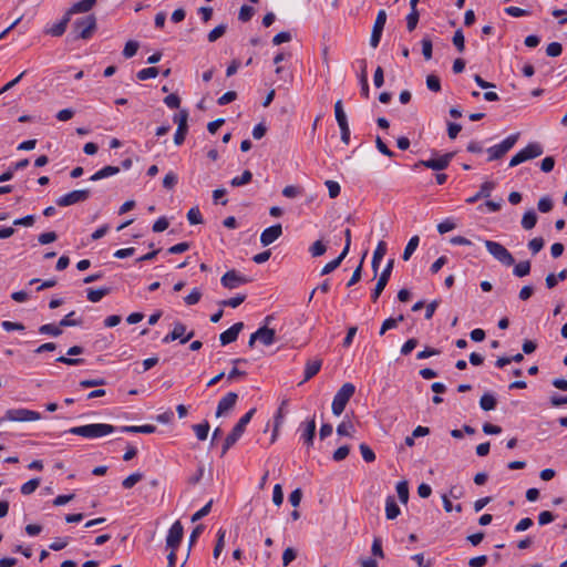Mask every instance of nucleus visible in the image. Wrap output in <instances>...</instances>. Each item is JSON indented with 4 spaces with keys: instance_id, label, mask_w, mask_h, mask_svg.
I'll return each mask as SVG.
<instances>
[{
    "instance_id": "obj_1",
    "label": "nucleus",
    "mask_w": 567,
    "mask_h": 567,
    "mask_svg": "<svg viewBox=\"0 0 567 567\" xmlns=\"http://www.w3.org/2000/svg\"><path fill=\"white\" fill-rule=\"evenodd\" d=\"M115 426L106 423H92L86 425L74 426L69 430V433L79 435L85 439H100L105 435L112 434Z\"/></svg>"
},
{
    "instance_id": "obj_2",
    "label": "nucleus",
    "mask_w": 567,
    "mask_h": 567,
    "mask_svg": "<svg viewBox=\"0 0 567 567\" xmlns=\"http://www.w3.org/2000/svg\"><path fill=\"white\" fill-rule=\"evenodd\" d=\"M255 413L256 409L252 408L239 419V421L233 427L231 432L225 439L221 449V455H225L227 451L240 439L247 424L250 422Z\"/></svg>"
},
{
    "instance_id": "obj_3",
    "label": "nucleus",
    "mask_w": 567,
    "mask_h": 567,
    "mask_svg": "<svg viewBox=\"0 0 567 567\" xmlns=\"http://www.w3.org/2000/svg\"><path fill=\"white\" fill-rule=\"evenodd\" d=\"M354 392L355 386L350 382L344 383L338 390L331 404V410L334 415H340L344 411L348 402L350 401Z\"/></svg>"
},
{
    "instance_id": "obj_4",
    "label": "nucleus",
    "mask_w": 567,
    "mask_h": 567,
    "mask_svg": "<svg viewBox=\"0 0 567 567\" xmlns=\"http://www.w3.org/2000/svg\"><path fill=\"white\" fill-rule=\"evenodd\" d=\"M75 39H90L96 30V18L93 14L76 19L73 23Z\"/></svg>"
},
{
    "instance_id": "obj_5",
    "label": "nucleus",
    "mask_w": 567,
    "mask_h": 567,
    "mask_svg": "<svg viewBox=\"0 0 567 567\" xmlns=\"http://www.w3.org/2000/svg\"><path fill=\"white\" fill-rule=\"evenodd\" d=\"M484 245L487 251L502 265L513 266L515 264L513 255L502 244L493 240H485Z\"/></svg>"
},
{
    "instance_id": "obj_6",
    "label": "nucleus",
    "mask_w": 567,
    "mask_h": 567,
    "mask_svg": "<svg viewBox=\"0 0 567 567\" xmlns=\"http://www.w3.org/2000/svg\"><path fill=\"white\" fill-rule=\"evenodd\" d=\"M544 150L539 143H529L525 148L515 154L509 161V167H515L526 161L534 159L543 154Z\"/></svg>"
},
{
    "instance_id": "obj_7",
    "label": "nucleus",
    "mask_w": 567,
    "mask_h": 567,
    "mask_svg": "<svg viewBox=\"0 0 567 567\" xmlns=\"http://www.w3.org/2000/svg\"><path fill=\"white\" fill-rule=\"evenodd\" d=\"M4 419L10 422H35L41 420V414L24 408L9 409L4 413Z\"/></svg>"
},
{
    "instance_id": "obj_8",
    "label": "nucleus",
    "mask_w": 567,
    "mask_h": 567,
    "mask_svg": "<svg viewBox=\"0 0 567 567\" xmlns=\"http://www.w3.org/2000/svg\"><path fill=\"white\" fill-rule=\"evenodd\" d=\"M519 133L507 136L501 144L494 145L487 148L488 158L487 161H496L502 158L518 141Z\"/></svg>"
},
{
    "instance_id": "obj_9",
    "label": "nucleus",
    "mask_w": 567,
    "mask_h": 567,
    "mask_svg": "<svg viewBox=\"0 0 567 567\" xmlns=\"http://www.w3.org/2000/svg\"><path fill=\"white\" fill-rule=\"evenodd\" d=\"M91 195L90 189L72 190L56 199V205L65 207L76 203L85 202Z\"/></svg>"
},
{
    "instance_id": "obj_10",
    "label": "nucleus",
    "mask_w": 567,
    "mask_h": 567,
    "mask_svg": "<svg viewBox=\"0 0 567 567\" xmlns=\"http://www.w3.org/2000/svg\"><path fill=\"white\" fill-rule=\"evenodd\" d=\"M454 153H446L437 158L421 159L415 164V167L424 166L433 171H443L450 165Z\"/></svg>"
},
{
    "instance_id": "obj_11",
    "label": "nucleus",
    "mask_w": 567,
    "mask_h": 567,
    "mask_svg": "<svg viewBox=\"0 0 567 567\" xmlns=\"http://www.w3.org/2000/svg\"><path fill=\"white\" fill-rule=\"evenodd\" d=\"M393 266H394V259H390L388 262H386V266L384 267V269L382 270L378 281H377V285L372 291V295H371V299L373 301H377L378 298L380 297V295L382 293V291L384 290V288L386 287L388 285V281L391 277V274H392V269H393Z\"/></svg>"
},
{
    "instance_id": "obj_12",
    "label": "nucleus",
    "mask_w": 567,
    "mask_h": 567,
    "mask_svg": "<svg viewBox=\"0 0 567 567\" xmlns=\"http://www.w3.org/2000/svg\"><path fill=\"white\" fill-rule=\"evenodd\" d=\"M185 332H186V326L182 322H176L174 324L173 330L163 338V342L168 343V342L179 339L181 343L184 344L194 337L193 330L189 331L186 336H185Z\"/></svg>"
},
{
    "instance_id": "obj_13",
    "label": "nucleus",
    "mask_w": 567,
    "mask_h": 567,
    "mask_svg": "<svg viewBox=\"0 0 567 567\" xmlns=\"http://www.w3.org/2000/svg\"><path fill=\"white\" fill-rule=\"evenodd\" d=\"M385 22H386V12L384 10H380L377 14V18H375V21H374V24L372 28V32H371L370 45L372 48H377L379 45Z\"/></svg>"
},
{
    "instance_id": "obj_14",
    "label": "nucleus",
    "mask_w": 567,
    "mask_h": 567,
    "mask_svg": "<svg viewBox=\"0 0 567 567\" xmlns=\"http://www.w3.org/2000/svg\"><path fill=\"white\" fill-rule=\"evenodd\" d=\"M249 281V278L241 276L238 271L234 269L226 271L220 278V284L227 289H235L240 285H245Z\"/></svg>"
},
{
    "instance_id": "obj_15",
    "label": "nucleus",
    "mask_w": 567,
    "mask_h": 567,
    "mask_svg": "<svg viewBox=\"0 0 567 567\" xmlns=\"http://www.w3.org/2000/svg\"><path fill=\"white\" fill-rule=\"evenodd\" d=\"M183 525L179 520H176L169 528L168 535L166 537V546L173 551H176L177 548L181 545L182 538H183Z\"/></svg>"
},
{
    "instance_id": "obj_16",
    "label": "nucleus",
    "mask_w": 567,
    "mask_h": 567,
    "mask_svg": "<svg viewBox=\"0 0 567 567\" xmlns=\"http://www.w3.org/2000/svg\"><path fill=\"white\" fill-rule=\"evenodd\" d=\"M282 235L281 224L272 225L266 228L260 235L262 246H269Z\"/></svg>"
},
{
    "instance_id": "obj_17",
    "label": "nucleus",
    "mask_w": 567,
    "mask_h": 567,
    "mask_svg": "<svg viewBox=\"0 0 567 567\" xmlns=\"http://www.w3.org/2000/svg\"><path fill=\"white\" fill-rule=\"evenodd\" d=\"M237 400L238 394L235 392H229L225 396H223L218 402L216 416L219 417L226 412L233 410L234 406L236 405Z\"/></svg>"
},
{
    "instance_id": "obj_18",
    "label": "nucleus",
    "mask_w": 567,
    "mask_h": 567,
    "mask_svg": "<svg viewBox=\"0 0 567 567\" xmlns=\"http://www.w3.org/2000/svg\"><path fill=\"white\" fill-rule=\"evenodd\" d=\"M243 328H244V323L237 322V323L233 324L230 328H228L226 331L220 333L219 341H220L221 346H227V344L236 341L238 338V334L240 333Z\"/></svg>"
},
{
    "instance_id": "obj_19",
    "label": "nucleus",
    "mask_w": 567,
    "mask_h": 567,
    "mask_svg": "<svg viewBox=\"0 0 567 567\" xmlns=\"http://www.w3.org/2000/svg\"><path fill=\"white\" fill-rule=\"evenodd\" d=\"M316 427H317V425H316L315 416L305 423V429L301 434V439L303 440L305 444H307V446L313 445Z\"/></svg>"
},
{
    "instance_id": "obj_20",
    "label": "nucleus",
    "mask_w": 567,
    "mask_h": 567,
    "mask_svg": "<svg viewBox=\"0 0 567 567\" xmlns=\"http://www.w3.org/2000/svg\"><path fill=\"white\" fill-rule=\"evenodd\" d=\"M385 254H386V244H385V241L381 240L377 245V248L373 252L372 262H371L374 276H377L379 267H380V262L383 259Z\"/></svg>"
},
{
    "instance_id": "obj_21",
    "label": "nucleus",
    "mask_w": 567,
    "mask_h": 567,
    "mask_svg": "<svg viewBox=\"0 0 567 567\" xmlns=\"http://www.w3.org/2000/svg\"><path fill=\"white\" fill-rule=\"evenodd\" d=\"M495 188L494 182H485L481 185L480 190L472 197L467 198L468 204L477 202L480 198H488L492 190Z\"/></svg>"
},
{
    "instance_id": "obj_22",
    "label": "nucleus",
    "mask_w": 567,
    "mask_h": 567,
    "mask_svg": "<svg viewBox=\"0 0 567 567\" xmlns=\"http://www.w3.org/2000/svg\"><path fill=\"white\" fill-rule=\"evenodd\" d=\"M70 18L71 16L66 12L58 23L52 25L50 29H47L45 33L52 37H61L66 30Z\"/></svg>"
},
{
    "instance_id": "obj_23",
    "label": "nucleus",
    "mask_w": 567,
    "mask_h": 567,
    "mask_svg": "<svg viewBox=\"0 0 567 567\" xmlns=\"http://www.w3.org/2000/svg\"><path fill=\"white\" fill-rule=\"evenodd\" d=\"M322 361L320 359L309 360L306 363L305 368V379L303 382L313 378L321 369Z\"/></svg>"
},
{
    "instance_id": "obj_24",
    "label": "nucleus",
    "mask_w": 567,
    "mask_h": 567,
    "mask_svg": "<svg viewBox=\"0 0 567 567\" xmlns=\"http://www.w3.org/2000/svg\"><path fill=\"white\" fill-rule=\"evenodd\" d=\"M96 0H80L75 2L69 11H66L70 16L74 13L87 12L95 4Z\"/></svg>"
},
{
    "instance_id": "obj_25",
    "label": "nucleus",
    "mask_w": 567,
    "mask_h": 567,
    "mask_svg": "<svg viewBox=\"0 0 567 567\" xmlns=\"http://www.w3.org/2000/svg\"><path fill=\"white\" fill-rule=\"evenodd\" d=\"M118 172H120V167L107 165V166L101 168L100 171H97L96 173H94L90 177V181L96 182V181H100V179H103V178L116 175Z\"/></svg>"
},
{
    "instance_id": "obj_26",
    "label": "nucleus",
    "mask_w": 567,
    "mask_h": 567,
    "mask_svg": "<svg viewBox=\"0 0 567 567\" xmlns=\"http://www.w3.org/2000/svg\"><path fill=\"white\" fill-rule=\"evenodd\" d=\"M258 336H259V341L264 346H270L276 340V332H275V330L270 329V328H268L266 326L258 329Z\"/></svg>"
},
{
    "instance_id": "obj_27",
    "label": "nucleus",
    "mask_w": 567,
    "mask_h": 567,
    "mask_svg": "<svg viewBox=\"0 0 567 567\" xmlns=\"http://www.w3.org/2000/svg\"><path fill=\"white\" fill-rule=\"evenodd\" d=\"M400 515V507L398 506L393 496H389L385 502V516L388 519H395Z\"/></svg>"
},
{
    "instance_id": "obj_28",
    "label": "nucleus",
    "mask_w": 567,
    "mask_h": 567,
    "mask_svg": "<svg viewBox=\"0 0 567 567\" xmlns=\"http://www.w3.org/2000/svg\"><path fill=\"white\" fill-rule=\"evenodd\" d=\"M537 223V215L534 209L527 210L522 218V227L526 230H530Z\"/></svg>"
},
{
    "instance_id": "obj_29",
    "label": "nucleus",
    "mask_w": 567,
    "mask_h": 567,
    "mask_svg": "<svg viewBox=\"0 0 567 567\" xmlns=\"http://www.w3.org/2000/svg\"><path fill=\"white\" fill-rule=\"evenodd\" d=\"M404 320L403 315H400L398 318H388L383 321L380 332V336H383L388 330L394 329L398 327L400 322Z\"/></svg>"
},
{
    "instance_id": "obj_30",
    "label": "nucleus",
    "mask_w": 567,
    "mask_h": 567,
    "mask_svg": "<svg viewBox=\"0 0 567 567\" xmlns=\"http://www.w3.org/2000/svg\"><path fill=\"white\" fill-rule=\"evenodd\" d=\"M480 406L484 411H492L496 406V399L491 393H485L481 396Z\"/></svg>"
},
{
    "instance_id": "obj_31",
    "label": "nucleus",
    "mask_w": 567,
    "mask_h": 567,
    "mask_svg": "<svg viewBox=\"0 0 567 567\" xmlns=\"http://www.w3.org/2000/svg\"><path fill=\"white\" fill-rule=\"evenodd\" d=\"M252 179V173L248 169L244 171L240 176L231 178L230 185L233 187H240L248 184Z\"/></svg>"
},
{
    "instance_id": "obj_32",
    "label": "nucleus",
    "mask_w": 567,
    "mask_h": 567,
    "mask_svg": "<svg viewBox=\"0 0 567 567\" xmlns=\"http://www.w3.org/2000/svg\"><path fill=\"white\" fill-rule=\"evenodd\" d=\"M420 243L419 236H413L410 238L408 245L405 246V249L403 251L402 258L403 260H409L412 256V254L416 250Z\"/></svg>"
},
{
    "instance_id": "obj_33",
    "label": "nucleus",
    "mask_w": 567,
    "mask_h": 567,
    "mask_svg": "<svg viewBox=\"0 0 567 567\" xmlns=\"http://www.w3.org/2000/svg\"><path fill=\"white\" fill-rule=\"evenodd\" d=\"M346 257H347V255L341 252L336 259L326 264L323 266V268L321 269V276L328 275V274L332 272L333 270H336Z\"/></svg>"
},
{
    "instance_id": "obj_34",
    "label": "nucleus",
    "mask_w": 567,
    "mask_h": 567,
    "mask_svg": "<svg viewBox=\"0 0 567 567\" xmlns=\"http://www.w3.org/2000/svg\"><path fill=\"white\" fill-rule=\"evenodd\" d=\"M530 272V261L524 260L519 261L514 266L513 274L516 277L523 278L525 276H528Z\"/></svg>"
},
{
    "instance_id": "obj_35",
    "label": "nucleus",
    "mask_w": 567,
    "mask_h": 567,
    "mask_svg": "<svg viewBox=\"0 0 567 567\" xmlns=\"http://www.w3.org/2000/svg\"><path fill=\"white\" fill-rule=\"evenodd\" d=\"M209 429H210V426L207 421H204L203 423L193 425V430L196 434V437L199 441H205L207 439Z\"/></svg>"
},
{
    "instance_id": "obj_36",
    "label": "nucleus",
    "mask_w": 567,
    "mask_h": 567,
    "mask_svg": "<svg viewBox=\"0 0 567 567\" xmlns=\"http://www.w3.org/2000/svg\"><path fill=\"white\" fill-rule=\"evenodd\" d=\"M334 115H336L338 125H343V124L348 123V118H347L346 112L343 110V104H342L341 100H338L334 103Z\"/></svg>"
},
{
    "instance_id": "obj_37",
    "label": "nucleus",
    "mask_w": 567,
    "mask_h": 567,
    "mask_svg": "<svg viewBox=\"0 0 567 567\" xmlns=\"http://www.w3.org/2000/svg\"><path fill=\"white\" fill-rule=\"evenodd\" d=\"M110 293L109 288H100V289H89L87 290V299L91 302H99L104 296Z\"/></svg>"
},
{
    "instance_id": "obj_38",
    "label": "nucleus",
    "mask_w": 567,
    "mask_h": 567,
    "mask_svg": "<svg viewBox=\"0 0 567 567\" xmlns=\"http://www.w3.org/2000/svg\"><path fill=\"white\" fill-rule=\"evenodd\" d=\"M225 536H226V530L220 528L217 532V542H216V545H215V548L213 551L214 558H218L220 556V554L224 549V546H225Z\"/></svg>"
},
{
    "instance_id": "obj_39",
    "label": "nucleus",
    "mask_w": 567,
    "mask_h": 567,
    "mask_svg": "<svg viewBox=\"0 0 567 567\" xmlns=\"http://www.w3.org/2000/svg\"><path fill=\"white\" fill-rule=\"evenodd\" d=\"M39 332L41 334H50V336H53V337H59L62 333V330H61L60 326H54L52 323H47V324H42L39 328Z\"/></svg>"
},
{
    "instance_id": "obj_40",
    "label": "nucleus",
    "mask_w": 567,
    "mask_h": 567,
    "mask_svg": "<svg viewBox=\"0 0 567 567\" xmlns=\"http://www.w3.org/2000/svg\"><path fill=\"white\" fill-rule=\"evenodd\" d=\"M245 299H246L245 295H237L233 298L219 301V305L223 307L237 308L245 301Z\"/></svg>"
},
{
    "instance_id": "obj_41",
    "label": "nucleus",
    "mask_w": 567,
    "mask_h": 567,
    "mask_svg": "<svg viewBox=\"0 0 567 567\" xmlns=\"http://www.w3.org/2000/svg\"><path fill=\"white\" fill-rule=\"evenodd\" d=\"M158 74V69L155 66L145 68L137 72L136 76L141 81H145L148 79L156 78Z\"/></svg>"
},
{
    "instance_id": "obj_42",
    "label": "nucleus",
    "mask_w": 567,
    "mask_h": 567,
    "mask_svg": "<svg viewBox=\"0 0 567 567\" xmlns=\"http://www.w3.org/2000/svg\"><path fill=\"white\" fill-rule=\"evenodd\" d=\"M396 493L399 496V499L402 503H406L409 501V486L406 481H401L396 484Z\"/></svg>"
},
{
    "instance_id": "obj_43",
    "label": "nucleus",
    "mask_w": 567,
    "mask_h": 567,
    "mask_svg": "<svg viewBox=\"0 0 567 567\" xmlns=\"http://www.w3.org/2000/svg\"><path fill=\"white\" fill-rule=\"evenodd\" d=\"M353 431H354V426L350 421H342L337 426V433L341 436H352Z\"/></svg>"
},
{
    "instance_id": "obj_44",
    "label": "nucleus",
    "mask_w": 567,
    "mask_h": 567,
    "mask_svg": "<svg viewBox=\"0 0 567 567\" xmlns=\"http://www.w3.org/2000/svg\"><path fill=\"white\" fill-rule=\"evenodd\" d=\"M143 478V474L140 472L133 473L123 480L122 486L125 489L132 488L135 484H137Z\"/></svg>"
},
{
    "instance_id": "obj_45",
    "label": "nucleus",
    "mask_w": 567,
    "mask_h": 567,
    "mask_svg": "<svg viewBox=\"0 0 567 567\" xmlns=\"http://www.w3.org/2000/svg\"><path fill=\"white\" fill-rule=\"evenodd\" d=\"M41 481L40 478H32L30 481H28L27 483H24L22 486H21V493L23 495H30L32 494L40 485Z\"/></svg>"
},
{
    "instance_id": "obj_46",
    "label": "nucleus",
    "mask_w": 567,
    "mask_h": 567,
    "mask_svg": "<svg viewBox=\"0 0 567 567\" xmlns=\"http://www.w3.org/2000/svg\"><path fill=\"white\" fill-rule=\"evenodd\" d=\"M422 44V54L426 61L432 59L433 44L432 40L429 37H424L421 41Z\"/></svg>"
},
{
    "instance_id": "obj_47",
    "label": "nucleus",
    "mask_w": 567,
    "mask_h": 567,
    "mask_svg": "<svg viewBox=\"0 0 567 567\" xmlns=\"http://www.w3.org/2000/svg\"><path fill=\"white\" fill-rule=\"evenodd\" d=\"M452 42L460 53H462L465 50V39L461 29L454 32Z\"/></svg>"
},
{
    "instance_id": "obj_48",
    "label": "nucleus",
    "mask_w": 567,
    "mask_h": 567,
    "mask_svg": "<svg viewBox=\"0 0 567 567\" xmlns=\"http://www.w3.org/2000/svg\"><path fill=\"white\" fill-rule=\"evenodd\" d=\"M327 251V246L321 241L317 240L309 247V252L312 257H320Z\"/></svg>"
},
{
    "instance_id": "obj_49",
    "label": "nucleus",
    "mask_w": 567,
    "mask_h": 567,
    "mask_svg": "<svg viewBox=\"0 0 567 567\" xmlns=\"http://www.w3.org/2000/svg\"><path fill=\"white\" fill-rule=\"evenodd\" d=\"M138 47L140 45H138L137 41H133V40L127 41L123 49L124 58H126V59L133 58L136 54Z\"/></svg>"
},
{
    "instance_id": "obj_50",
    "label": "nucleus",
    "mask_w": 567,
    "mask_h": 567,
    "mask_svg": "<svg viewBox=\"0 0 567 567\" xmlns=\"http://www.w3.org/2000/svg\"><path fill=\"white\" fill-rule=\"evenodd\" d=\"M420 13L417 10L411 9V12L406 17V28L412 32L419 22Z\"/></svg>"
},
{
    "instance_id": "obj_51",
    "label": "nucleus",
    "mask_w": 567,
    "mask_h": 567,
    "mask_svg": "<svg viewBox=\"0 0 567 567\" xmlns=\"http://www.w3.org/2000/svg\"><path fill=\"white\" fill-rule=\"evenodd\" d=\"M426 86L432 92H440L441 91V81L440 78L435 74H429L426 76Z\"/></svg>"
},
{
    "instance_id": "obj_52",
    "label": "nucleus",
    "mask_w": 567,
    "mask_h": 567,
    "mask_svg": "<svg viewBox=\"0 0 567 567\" xmlns=\"http://www.w3.org/2000/svg\"><path fill=\"white\" fill-rule=\"evenodd\" d=\"M187 220L192 225L203 224V217L198 207H193L187 213Z\"/></svg>"
},
{
    "instance_id": "obj_53",
    "label": "nucleus",
    "mask_w": 567,
    "mask_h": 567,
    "mask_svg": "<svg viewBox=\"0 0 567 567\" xmlns=\"http://www.w3.org/2000/svg\"><path fill=\"white\" fill-rule=\"evenodd\" d=\"M227 27L225 24H219L214 28L207 35L209 42H215L220 37H223L226 32Z\"/></svg>"
},
{
    "instance_id": "obj_54",
    "label": "nucleus",
    "mask_w": 567,
    "mask_h": 567,
    "mask_svg": "<svg viewBox=\"0 0 567 567\" xmlns=\"http://www.w3.org/2000/svg\"><path fill=\"white\" fill-rule=\"evenodd\" d=\"M254 13L255 10L252 7L244 4L239 10L238 19L243 22H248L252 18Z\"/></svg>"
},
{
    "instance_id": "obj_55",
    "label": "nucleus",
    "mask_w": 567,
    "mask_h": 567,
    "mask_svg": "<svg viewBox=\"0 0 567 567\" xmlns=\"http://www.w3.org/2000/svg\"><path fill=\"white\" fill-rule=\"evenodd\" d=\"M202 298V292L198 288H194L189 295L184 298V301L187 306H194L199 302Z\"/></svg>"
},
{
    "instance_id": "obj_56",
    "label": "nucleus",
    "mask_w": 567,
    "mask_h": 567,
    "mask_svg": "<svg viewBox=\"0 0 567 567\" xmlns=\"http://www.w3.org/2000/svg\"><path fill=\"white\" fill-rule=\"evenodd\" d=\"M545 241L542 237H535L528 241V248L533 255L538 254L544 248Z\"/></svg>"
},
{
    "instance_id": "obj_57",
    "label": "nucleus",
    "mask_w": 567,
    "mask_h": 567,
    "mask_svg": "<svg viewBox=\"0 0 567 567\" xmlns=\"http://www.w3.org/2000/svg\"><path fill=\"white\" fill-rule=\"evenodd\" d=\"M359 447H360L361 455L365 462L371 463L375 460V454L370 446L362 443V444H360Z\"/></svg>"
},
{
    "instance_id": "obj_58",
    "label": "nucleus",
    "mask_w": 567,
    "mask_h": 567,
    "mask_svg": "<svg viewBox=\"0 0 567 567\" xmlns=\"http://www.w3.org/2000/svg\"><path fill=\"white\" fill-rule=\"evenodd\" d=\"M563 52V47L559 42H551L546 48V54L548 56H559Z\"/></svg>"
},
{
    "instance_id": "obj_59",
    "label": "nucleus",
    "mask_w": 567,
    "mask_h": 567,
    "mask_svg": "<svg viewBox=\"0 0 567 567\" xmlns=\"http://www.w3.org/2000/svg\"><path fill=\"white\" fill-rule=\"evenodd\" d=\"M538 210L542 213H548L553 209V200L548 196H544L538 200Z\"/></svg>"
},
{
    "instance_id": "obj_60",
    "label": "nucleus",
    "mask_w": 567,
    "mask_h": 567,
    "mask_svg": "<svg viewBox=\"0 0 567 567\" xmlns=\"http://www.w3.org/2000/svg\"><path fill=\"white\" fill-rule=\"evenodd\" d=\"M177 184V175L173 172H168L163 178V186L166 189H172Z\"/></svg>"
},
{
    "instance_id": "obj_61",
    "label": "nucleus",
    "mask_w": 567,
    "mask_h": 567,
    "mask_svg": "<svg viewBox=\"0 0 567 567\" xmlns=\"http://www.w3.org/2000/svg\"><path fill=\"white\" fill-rule=\"evenodd\" d=\"M326 186L328 188V192H329V197L330 198H336L339 196L340 194V185L338 182H334V181H327L326 182Z\"/></svg>"
},
{
    "instance_id": "obj_62",
    "label": "nucleus",
    "mask_w": 567,
    "mask_h": 567,
    "mask_svg": "<svg viewBox=\"0 0 567 567\" xmlns=\"http://www.w3.org/2000/svg\"><path fill=\"white\" fill-rule=\"evenodd\" d=\"M508 16L514 18H520L526 17L529 14V12L525 9L518 8V7H507L504 10Z\"/></svg>"
},
{
    "instance_id": "obj_63",
    "label": "nucleus",
    "mask_w": 567,
    "mask_h": 567,
    "mask_svg": "<svg viewBox=\"0 0 567 567\" xmlns=\"http://www.w3.org/2000/svg\"><path fill=\"white\" fill-rule=\"evenodd\" d=\"M371 551H372V555L375 556V557H379V558H383L384 557V553H383V549H382V542L379 537H375L373 539V543H372V546H371Z\"/></svg>"
},
{
    "instance_id": "obj_64",
    "label": "nucleus",
    "mask_w": 567,
    "mask_h": 567,
    "mask_svg": "<svg viewBox=\"0 0 567 567\" xmlns=\"http://www.w3.org/2000/svg\"><path fill=\"white\" fill-rule=\"evenodd\" d=\"M237 99V93L235 91H228L226 93H224L218 100H217V103L218 105H226V104H229L231 103L233 101H235Z\"/></svg>"
}]
</instances>
